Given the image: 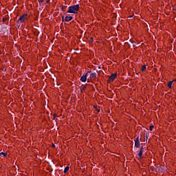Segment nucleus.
<instances>
[{
    "instance_id": "7ed1b4c3",
    "label": "nucleus",
    "mask_w": 176,
    "mask_h": 176,
    "mask_svg": "<svg viewBox=\"0 0 176 176\" xmlns=\"http://www.w3.org/2000/svg\"><path fill=\"white\" fill-rule=\"evenodd\" d=\"M117 76H118V74L116 73L112 74L109 77V81L113 82L115 80V79H116Z\"/></svg>"
},
{
    "instance_id": "9b49d317",
    "label": "nucleus",
    "mask_w": 176,
    "mask_h": 176,
    "mask_svg": "<svg viewBox=\"0 0 176 176\" xmlns=\"http://www.w3.org/2000/svg\"><path fill=\"white\" fill-rule=\"evenodd\" d=\"M135 148H140V141L135 142Z\"/></svg>"
},
{
    "instance_id": "423d86ee",
    "label": "nucleus",
    "mask_w": 176,
    "mask_h": 176,
    "mask_svg": "<svg viewBox=\"0 0 176 176\" xmlns=\"http://www.w3.org/2000/svg\"><path fill=\"white\" fill-rule=\"evenodd\" d=\"M175 82V80H173V81H169L168 82V87H169V89H173V82Z\"/></svg>"
},
{
    "instance_id": "1a4fd4ad",
    "label": "nucleus",
    "mask_w": 176,
    "mask_h": 176,
    "mask_svg": "<svg viewBox=\"0 0 176 176\" xmlns=\"http://www.w3.org/2000/svg\"><path fill=\"white\" fill-rule=\"evenodd\" d=\"M146 69V65H144L142 66V69H141V71L142 72H145V70Z\"/></svg>"
},
{
    "instance_id": "6e6552de",
    "label": "nucleus",
    "mask_w": 176,
    "mask_h": 176,
    "mask_svg": "<svg viewBox=\"0 0 176 176\" xmlns=\"http://www.w3.org/2000/svg\"><path fill=\"white\" fill-rule=\"evenodd\" d=\"M156 171H157V173H160V172L163 171V168L161 167V166H157V167L156 168Z\"/></svg>"
},
{
    "instance_id": "4468645a",
    "label": "nucleus",
    "mask_w": 176,
    "mask_h": 176,
    "mask_svg": "<svg viewBox=\"0 0 176 176\" xmlns=\"http://www.w3.org/2000/svg\"><path fill=\"white\" fill-rule=\"evenodd\" d=\"M153 127H154L153 125H151V126H150V127H149L150 131H152V130H153Z\"/></svg>"
},
{
    "instance_id": "f257e3e1",
    "label": "nucleus",
    "mask_w": 176,
    "mask_h": 176,
    "mask_svg": "<svg viewBox=\"0 0 176 176\" xmlns=\"http://www.w3.org/2000/svg\"><path fill=\"white\" fill-rule=\"evenodd\" d=\"M78 12H79V5L76 4V5L69 6L68 8V10L67 13H73V14H76Z\"/></svg>"
},
{
    "instance_id": "f8f14e48",
    "label": "nucleus",
    "mask_w": 176,
    "mask_h": 176,
    "mask_svg": "<svg viewBox=\"0 0 176 176\" xmlns=\"http://www.w3.org/2000/svg\"><path fill=\"white\" fill-rule=\"evenodd\" d=\"M69 170V166H66L64 170L65 174H67V173H68Z\"/></svg>"
},
{
    "instance_id": "a211bd4d",
    "label": "nucleus",
    "mask_w": 176,
    "mask_h": 176,
    "mask_svg": "<svg viewBox=\"0 0 176 176\" xmlns=\"http://www.w3.org/2000/svg\"><path fill=\"white\" fill-rule=\"evenodd\" d=\"M38 2L39 3H43V2H45V0H39Z\"/></svg>"
},
{
    "instance_id": "20e7f679",
    "label": "nucleus",
    "mask_w": 176,
    "mask_h": 176,
    "mask_svg": "<svg viewBox=\"0 0 176 176\" xmlns=\"http://www.w3.org/2000/svg\"><path fill=\"white\" fill-rule=\"evenodd\" d=\"M80 80L81 82H86V80H87V73L84 74L80 78Z\"/></svg>"
},
{
    "instance_id": "dca6fc26",
    "label": "nucleus",
    "mask_w": 176,
    "mask_h": 176,
    "mask_svg": "<svg viewBox=\"0 0 176 176\" xmlns=\"http://www.w3.org/2000/svg\"><path fill=\"white\" fill-rule=\"evenodd\" d=\"M134 141H135V142L140 141V137L138 136V137L135 139Z\"/></svg>"
},
{
    "instance_id": "2eb2a0df",
    "label": "nucleus",
    "mask_w": 176,
    "mask_h": 176,
    "mask_svg": "<svg viewBox=\"0 0 176 176\" xmlns=\"http://www.w3.org/2000/svg\"><path fill=\"white\" fill-rule=\"evenodd\" d=\"M148 137H149V133H146V141L148 140Z\"/></svg>"
},
{
    "instance_id": "f3484780",
    "label": "nucleus",
    "mask_w": 176,
    "mask_h": 176,
    "mask_svg": "<svg viewBox=\"0 0 176 176\" xmlns=\"http://www.w3.org/2000/svg\"><path fill=\"white\" fill-rule=\"evenodd\" d=\"M144 146H142L140 147V151L144 152Z\"/></svg>"
},
{
    "instance_id": "ddd939ff",
    "label": "nucleus",
    "mask_w": 176,
    "mask_h": 176,
    "mask_svg": "<svg viewBox=\"0 0 176 176\" xmlns=\"http://www.w3.org/2000/svg\"><path fill=\"white\" fill-rule=\"evenodd\" d=\"M144 153V152L142 151H140L138 153V156H139V159H142V154Z\"/></svg>"
},
{
    "instance_id": "39448f33",
    "label": "nucleus",
    "mask_w": 176,
    "mask_h": 176,
    "mask_svg": "<svg viewBox=\"0 0 176 176\" xmlns=\"http://www.w3.org/2000/svg\"><path fill=\"white\" fill-rule=\"evenodd\" d=\"M27 16H28L27 14L22 15L19 18L18 21H20V23H23L24 20H25V17H27Z\"/></svg>"
},
{
    "instance_id": "4be33fe9",
    "label": "nucleus",
    "mask_w": 176,
    "mask_h": 176,
    "mask_svg": "<svg viewBox=\"0 0 176 176\" xmlns=\"http://www.w3.org/2000/svg\"><path fill=\"white\" fill-rule=\"evenodd\" d=\"M93 41H94L93 38H90V42H93Z\"/></svg>"
},
{
    "instance_id": "b1692460",
    "label": "nucleus",
    "mask_w": 176,
    "mask_h": 176,
    "mask_svg": "<svg viewBox=\"0 0 176 176\" xmlns=\"http://www.w3.org/2000/svg\"><path fill=\"white\" fill-rule=\"evenodd\" d=\"M132 43L134 45V43H135V41H133Z\"/></svg>"
},
{
    "instance_id": "aec40b11",
    "label": "nucleus",
    "mask_w": 176,
    "mask_h": 176,
    "mask_svg": "<svg viewBox=\"0 0 176 176\" xmlns=\"http://www.w3.org/2000/svg\"><path fill=\"white\" fill-rule=\"evenodd\" d=\"M53 118H54V119H56V118H57V115L54 114V115L53 116Z\"/></svg>"
},
{
    "instance_id": "412c9836",
    "label": "nucleus",
    "mask_w": 176,
    "mask_h": 176,
    "mask_svg": "<svg viewBox=\"0 0 176 176\" xmlns=\"http://www.w3.org/2000/svg\"><path fill=\"white\" fill-rule=\"evenodd\" d=\"M52 148H56V145H54V144H52Z\"/></svg>"
},
{
    "instance_id": "5701e85b",
    "label": "nucleus",
    "mask_w": 176,
    "mask_h": 176,
    "mask_svg": "<svg viewBox=\"0 0 176 176\" xmlns=\"http://www.w3.org/2000/svg\"><path fill=\"white\" fill-rule=\"evenodd\" d=\"M3 21H6V18H3Z\"/></svg>"
},
{
    "instance_id": "0eeeda50",
    "label": "nucleus",
    "mask_w": 176,
    "mask_h": 176,
    "mask_svg": "<svg viewBox=\"0 0 176 176\" xmlns=\"http://www.w3.org/2000/svg\"><path fill=\"white\" fill-rule=\"evenodd\" d=\"M96 76H97V74H96V72H94V73H91V74H90L89 78H90L91 79H93V78H96Z\"/></svg>"
},
{
    "instance_id": "f03ea898",
    "label": "nucleus",
    "mask_w": 176,
    "mask_h": 176,
    "mask_svg": "<svg viewBox=\"0 0 176 176\" xmlns=\"http://www.w3.org/2000/svg\"><path fill=\"white\" fill-rule=\"evenodd\" d=\"M72 19H74V17L72 16H66L64 19V16L62 17V21L64 22L65 21L66 23H69V21H71L72 20Z\"/></svg>"
},
{
    "instance_id": "9d476101",
    "label": "nucleus",
    "mask_w": 176,
    "mask_h": 176,
    "mask_svg": "<svg viewBox=\"0 0 176 176\" xmlns=\"http://www.w3.org/2000/svg\"><path fill=\"white\" fill-rule=\"evenodd\" d=\"M0 156H3V157H6V156H8V153L1 152L0 153Z\"/></svg>"
},
{
    "instance_id": "6ab92c4d",
    "label": "nucleus",
    "mask_w": 176,
    "mask_h": 176,
    "mask_svg": "<svg viewBox=\"0 0 176 176\" xmlns=\"http://www.w3.org/2000/svg\"><path fill=\"white\" fill-rule=\"evenodd\" d=\"M85 89H86V87H83L81 89V91H83V90H85Z\"/></svg>"
}]
</instances>
